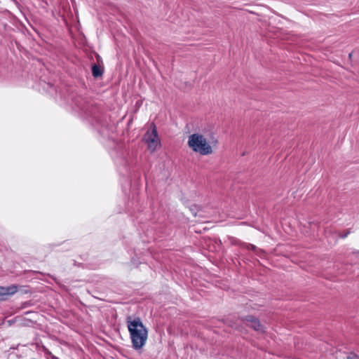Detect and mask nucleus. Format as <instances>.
Here are the masks:
<instances>
[{
  "label": "nucleus",
  "instance_id": "nucleus-8",
  "mask_svg": "<svg viewBox=\"0 0 359 359\" xmlns=\"http://www.w3.org/2000/svg\"><path fill=\"white\" fill-rule=\"evenodd\" d=\"M349 233H350V231L349 230H346L343 233H339V236L342 238H345L346 237H347V236Z\"/></svg>",
  "mask_w": 359,
  "mask_h": 359
},
{
  "label": "nucleus",
  "instance_id": "nucleus-10",
  "mask_svg": "<svg viewBox=\"0 0 359 359\" xmlns=\"http://www.w3.org/2000/svg\"><path fill=\"white\" fill-rule=\"evenodd\" d=\"M48 354L50 356L51 359H57V358L53 355L51 353L49 352Z\"/></svg>",
  "mask_w": 359,
  "mask_h": 359
},
{
  "label": "nucleus",
  "instance_id": "nucleus-5",
  "mask_svg": "<svg viewBox=\"0 0 359 359\" xmlns=\"http://www.w3.org/2000/svg\"><path fill=\"white\" fill-rule=\"evenodd\" d=\"M17 291L16 287H0V300H4L7 295L14 294Z\"/></svg>",
  "mask_w": 359,
  "mask_h": 359
},
{
  "label": "nucleus",
  "instance_id": "nucleus-6",
  "mask_svg": "<svg viewBox=\"0 0 359 359\" xmlns=\"http://www.w3.org/2000/svg\"><path fill=\"white\" fill-rule=\"evenodd\" d=\"M92 74L95 78L100 77L103 74V69L100 66L94 64L92 67Z\"/></svg>",
  "mask_w": 359,
  "mask_h": 359
},
{
  "label": "nucleus",
  "instance_id": "nucleus-4",
  "mask_svg": "<svg viewBox=\"0 0 359 359\" xmlns=\"http://www.w3.org/2000/svg\"><path fill=\"white\" fill-rule=\"evenodd\" d=\"M241 320L243 322L246 326L252 327L256 332L259 333H264L265 328L259 320L253 316H248L246 317H241Z\"/></svg>",
  "mask_w": 359,
  "mask_h": 359
},
{
  "label": "nucleus",
  "instance_id": "nucleus-3",
  "mask_svg": "<svg viewBox=\"0 0 359 359\" xmlns=\"http://www.w3.org/2000/svg\"><path fill=\"white\" fill-rule=\"evenodd\" d=\"M143 140L147 143L148 149L151 152L155 151L160 147V140L154 123L151 124L150 130L145 133Z\"/></svg>",
  "mask_w": 359,
  "mask_h": 359
},
{
  "label": "nucleus",
  "instance_id": "nucleus-9",
  "mask_svg": "<svg viewBox=\"0 0 359 359\" xmlns=\"http://www.w3.org/2000/svg\"><path fill=\"white\" fill-rule=\"evenodd\" d=\"M248 249H250V250H255L257 247L254 245H252V244H249L248 245Z\"/></svg>",
  "mask_w": 359,
  "mask_h": 359
},
{
  "label": "nucleus",
  "instance_id": "nucleus-2",
  "mask_svg": "<svg viewBox=\"0 0 359 359\" xmlns=\"http://www.w3.org/2000/svg\"><path fill=\"white\" fill-rule=\"evenodd\" d=\"M189 147L201 155H209L212 153V149L207 140L201 134L194 133L189 136Z\"/></svg>",
  "mask_w": 359,
  "mask_h": 359
},
{
  "label": "nucleus",
  "instance_id": "nucleus-7",
  "mask_svg": "<svg viewBox=\"0 0 359 359\" xmlns=\"http://www.w3.org/2000/svg\"><path fill=\"white\" fill-rule=\"evenodd\" d=\"M347 359H359V356L354 353H351L347 356Z\"/></svg>",
  "mask_w": 359,
  "mask_h": 359
},
{
  "label": "nucleus",
  "instance_id": "nucleus-1",
  "mask_svg": "<svg viewBox=\"0 0 359 359\" xmlns=\"http://www.w3.org/2000/svg\"><path fill=\"white\" fill-rule=\"evenodd\" d=\"M128 328L132 340L133 347L137 350L141 348L147 339V330L140 318L133 319L127 318Z\"/></svg>",
  "mask_w": 359,
  "mask_h": 359
}]
</instances>
